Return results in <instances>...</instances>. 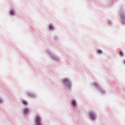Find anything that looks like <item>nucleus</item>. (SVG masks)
<instances>
[{
	"label": "nucleus",
	"instance_id": "obj_12",
	"mask_svg": "<svg viewBox=\"0 0 125 125\" xmlns=\"http://www.w3.org/2000/svg\"><path fill=\"white\" fill-rule=\"evenodd\" d=\"M0 102H2V101L0 99Z\"/></svg>",
	"mask_w": 125,
	"mask_h": 125
},
{
	"label": "nucleus",
	"instance_id": "obj_1",
	"mask_svg": "<svg viewBox=\"0 0 125 125\" xmlns=\"http://www.w3.org/2000/svg\"><path fill=\"white\" fill-rule=\"evenodd\" d=\"M36 125H42V123H41V117L40 116H36Z\"/></svg>",
	"mask_w": 125,
	"mask_h": 125
},
{
	"label": "nucleus",
	"instance_id": "obj_6",
	"mask_svg": "<svg viewBox=\"0 0 125 125\" xmlns=\"http://www.w3.org/2000/svg\"><path fill=\"white\" fill-rule=\"evenodd\" d=\"M23 103L24 105H28V102L25 100L23 101Z\"/></svg>",
	"mask_w": 125,
	"mask_h": 125
},
{
	"label": "nucleus",
	"instance_id": "obj_4",
	"mask_svg": "<svg viewBox=\"0 0 125 125\" xmlns=\"http://www.w3.org/2000/svg\"><path fill=\"white\" fill-rule=\"evenodd\" d=\"M121 18L122 20L123 21V23H125L124 20H125V15H124L122 13H121Z\"/></svg>",
	"mask_w": 125,
	"mask_h": 125
},
{
	"label": "nucleus",
	"instance_id": "obj_5",
	"mask_svg": "<svg viewBox=\"0 0 125 125\" xmlns=\"http://www.w3.org/2000/svg\"><path fill=\"white\" fill-rule=\"evenodd\" d=\"M29 113V108H25L24 110V114H28Z\"/></svg>",
	"mask_w": 125,
	"mask_h": 125
},
{
	"label": "nucleus",
	"instance_id": "obj_10",
	"mask_svg": "<svg viewBox=\"0 0 125 125\" xmlns=\"http://www.w3.org/2000/svg\"><path fill=\"white\" fill-rule=\"evenodd\" d=\"M72 104L73 105V106H76V102H75L74 101H73L72 102Z\"/></svg>",
	"mask_w": 125,
	"mask_h": 125
},
{
	"label": "nucleus",
	"instance_id": "obj_11",
	"mask_svg": "<svg viewBox=\"0 0 125 125\" xmlns=\"http://www.w3.org/2000/svg\"><path fill=\"white\" fill-rule=\"evenodd\" d=\"M120 55H122V56H123V55H124V53H123V52H120Z\"/></svg>",
	"mask_w": 125,
	"mask_h": 125
},
{
	"label": "nucleus",
	"instance_id": "obj_3",
	"mask_svg": "<svg viewBox=\"0 0 125 125\" xmlns=\"http://www.w3.org/2000/svg\"><path fill=\"white\" fill-rule=\"evenodd\" d=\"M90 117L91 120H94L95 119V115L92 112H90Z\"/></svg>",
	"mask_w": 125,
	"mask_h": 125
},
{
	"label": "nucleus",
	"instance_id": "obj_7",
	"mask_svg": "<svg viewBox=\"0 0 125 125\" xmlns=\"http://www.w3.org/2000/svg\"><path fill=\"white\" fill-rule=\"evenodd\" d=\"M10 14H11V15H14V14H15L14 11H13V10H11L10 11Z\"/></svg>",
	"mask_w": 125,
	"mask_h": 125
},
{
	"label": "nucleus",
	"instance_id": "obj_9",
	"mask_svg": "<svg viewBox=\"0 0 125 125\" xmlns=\"http://www.w3.org/2000/svg\"><path fill=\"white\" fill-rule=\"evenodd\" d=\"M98 53H99L100 54H101V53H102V52H103L102 50H99L98 51Z\"/></svg>",
	"mask_w": 125,
	"mask_h": 125
},
{
	"label": "nucleus",
	"instance_id": "obj_8",
	"mask_svg": "<svg viewBox=\"0 0 125 125\" xmlns=\"http://www.w3.org/2000/svg\"><path fill=\"white\" fill-rule=\"evenodd\" d=\"M49 29L50 30H53V26L52 25H50Z\"/></svg>",
	"mask_w": 125,
	"mask_h": 125
},
{
	"label": "nucleus",
	"instance_id": "obj_2",
	"mask_svg": "<svg viewBox=\"0 0 125 125\" xmlns=\"http://www.w3.org/2000/svg\"><path fill=\"white\" fill-rule=\"evenodd\" d=\"M63 83L65 84H66L67 87H69L70 85H71V84L70 83V81L68 80V79H65L63 80Z\"/></svg>",
	"mask_w": 125,
	"mask_h": 125
}]
</instances>
